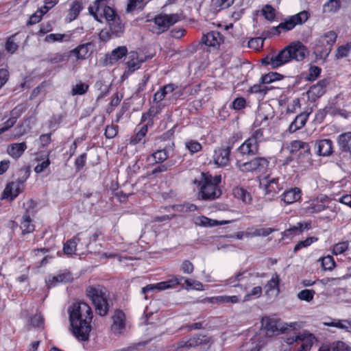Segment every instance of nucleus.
<instances>
[{
  "label": "nucleus",
  "mask_w": 351,
  "mask_h": 351,
  "mask_svg": "<svg viewBox=\"0 0 351 351\" xmlns=\"http://www.w3.org/2000/svg\"><path fill=\"white\" fill-rule=\"evenodd\" d=\"M322 69L317 66L311 65L308 69L306 80L308 81H315L320 75Z\"/></svg>",
  "instance_id": "obj_48"
},
{
  "label": "nucleus",
  "mask_w": 351,
  "mask_h": 351,
  "mask_svg": "<svg viewBox=\"0 0 351 351\" xmlns=\"http://www.w3.org/2000/svg\"><path fill=\"white\" fill-rule=\"evenodd\" d=\"M68 313L73 335L81 341L88 340L93 317L91 307L86 302H75L69 306Z\"/></svg>",
  "instance_id": "obj_1"
},
{
  "label": "nucleus",
  "mask_w": 351,
  "mask_h": 351,
  "mask_svg": "<svg viewBox=\"0 0 351 351\" xmlns=\"http://www.w3.org/2000/svg\"><path fill=\"white\" fill-rule=\"evenodd\" d=\"M143 62V60L139 59L138 54L137 52L131 51L129 53L128 56V60L126 62V65L128 68V71L125 73L128 75H130L136 70L138 69L141 66V63Z\"/></svg>",
  "instance_id": "obj_15"
},
{
  "label": "nucleus",
  "mask_w": 351,
  "mask_h": 351,
  "mask_svg": "<svg viewBox=\"0 0 351 351\" xmlns=\"http://www.w3.org/2000/svg\"><path fill=\"white\" fill-rule=\"evenodd\" d=\"M274 231V229L271 228H259L256 229L253 233L251 234L252 236H263V237H267L271 234Z\"/></svg>",
  "instance_id": "obj_63"
},
{
  "label": "nucleus",
  "mask_w": 351,
  "mask_h": 351,
  "mask_svg": "<svg viewBox=\"0 0 351 351\" xmlns=\"http://www.w3.org/2000/svg\"><path fill=\"white\" fill-rule=\"evenodd\" d=\"M168 158L167 155H147V160L149 164L162 163Z\"/></svg>",
  "instance_id": "obj_58"
},
{
  "label": "nucleus",
  "mask_w": 351,
  "mask_h": 351,
  "mask_svg": "<svg viewBox=\"0 0 351 351\" xmlns=\"http://www.w3.org/2000/svg\"><path fill=\"white\" fill-rule=\"evenodd\" d=\"M333 351H351V347L341 341H335V348Z\"/></svg>",
  "instance_id": "obj_64"
},
{
  "label": "nucleus",
  "mask_w": 351,
  "mask_h": 351,
  "mask_svg": "<svg viewBox=\"0 0 351 351\" xmlns=\"http://www.w3.org/2000/svg\"><path fill=\"white\" fill-rule=\"evenodd\" d=\"M28 324L31 325L34 328L43 329L45 326V320L43 315L40 313H38L29 317L28 320Z\"/></svg>",
  "instance_id": "obj_40"
},
{
  "label": "nucleus",
  "mask_w": 351,
  "mask_h": 351,
  "mask_svg": "<svg viewBox=\"0 0 351 351\" xmlns=\"http://www.w3.org/2000/svg\"><path fill=\"white\" fill-rule=\"evenodd\" d=\"M308 53V49L300 41H294L283 49L277 55L267 56L263 59L265 65L270 66L272 69H277L292 60L301 61Z\"/></svg>",
  "instance_id": "obj_2"
},
{
  "label": "nucleus",
  "mask_w": 351,
  "mask_h": 351,
  "mask_svg": "<svg viewBox=\"0 0 351 351\" xmlns=\"http://www.w3.org/2000/svg\"><path fill=\"white\" fill-rule=\"evenodd\" d=\"M70 35L66 34H50L45 38V41L48 43L55 42H62L63 40H69Z\"/></svg>",
  "instance_id": "obj_38"
},
{
  "label": "nucleus",
  "mask_w": 351,
  "mask_h": 351,
  "mask_svg": "<svg viewBox=\"0 0 351 351\" xmlns=\"http://www.w3.org/2000/svg\"><path fill=\"white\" fill-rule=\"evenodd\" d=\"M262 326L267 330V335H273L278 330L277 321L275 319L265 317L261 320Z\"/></svg>",
  "instance_id": "obj_30"
},
{
  "label": "nucleus",
  "mask_w": 351,
  "mask_h": 351,
  "mask_svg": "<svg viewBox=\"0 0 351 351\" xmlns=\"http://www.w3.org/2000/svg\"><path fill=\"white\" fill-rule=\"evenodd\" d=\"M23 191L22 186L16 182H11L8 183L3 193V198L9 199L10 201L15 199L20 193Z\"/></svg>",
  "instance_id": "obj_13"
},
{
  "label": "nucleus",
  "mask_w": 351,
  "mask_h": 351,
  "mask_svg": "<svg viewBox=\"0 0 351 351\" xmlns=\"http://www.w3.org/2000/svg\"><path fill=\"white\" fill-rule=\"evenodd\" d=\"M263 136L262 128L256 130L252 136L247 139L239 148V154H256L258 149V140Z\"/></svg>",
  "instance_id": "obj_10"
},
{
  "label": "nucleus",
  "mask_w": 351,
  "mask_h": 351,
  "mask_svg": "<svg viewBox=\"0 0 351 351\" xmlns=\"http://www.w3.org/2000/svg\"><path fill=\"white\" fill-rule=\"evenodd\" d=\"M171 287L169 282H160L156 284H150L142 288L141 293L145 295V299H147L146 293L155 290L162 291Z\"/></svg>",
  "instance_id": "obj_31"
},
{
  "label": "nucleus",
  "mask_w": 351,
  "mask_h": 351,
  "mask_svg": "<svg viewBox=\"0 0 351 351\" xmlns=\"http://www.w3.org/2000/svg\"><path fill=\"white\" fill-rule=\"evenodd\" d=\"M232 193L234 197L242 200L244 203H250L251 201L250 194L242 187L237 186L234 188Z\"/></svg>",
  "instance_id": "obj_35"
},
{
  "label": "nucleus",
  "mask_w": 351,
  "mask_h": 351,
  "mask_svg": "<svg viewBox=\"0 0 351 351\" xmlns=\"http://www.w3.org/2000/svg\"><path fill=\"white\" fill-rule=\"evenodd\" d=\"M186 147L189 149L191 153H196L201 150L202 145L197 141H190L186 143Z\"/></svg>",
  "instance_id": "obj_59"
},
{
  "label": "nucleus",
  "mask_w": 351,
  "mask_h": 351,
  "mask_svg": "<svg viewBox=\"0 0 351 351\" xmlns=\"http://www.w3.org/2000/svg\"><path fill=\"white\" fill-rule=\"evenodd\" d=\"M108 1V0H96L94 3V5L89 7V12L97 21H101V19L99 17V16L101 17L102 16V10L105 7H108L106 5Z\"/></svg>",
  "instance_id": "obj_23"
},
{
  "label": "nucleus",
  "mask_w": 351,
  "mask_h": 351,
  "mask_svg": "<svg viewBox=\"0 0 351 351\" xmlns=\"http://www.w3.org/2000/svg\"><path fill=\"white\" fill-rule=\"evenodd\" d=\"M348 242L343 241L335 244L332 249V253L335 255L341 254L348 249Z\"/></svg>",
  "instance_id": "obj_54"
},
{
  "label": "nucleus",
  "mask_w": 351,
  "mask_h": 351,
  "mask_svg": "<svg viewBox=\"0 0 351 351\" xmlns=\"http://www.w3.org/2000/svg\"><path fill=\"white\" fill-rule=\"evenodd\" d=\"M337 34L330 30L323 34L315 40V52L321 58H326L331 51L333 45L335 43Z\"/></svg>",
  "instance_id": "obj_7"
},
{
  "label": "nucleus",
  "mask_w": 351,
  "mask_h": 351,
  "mask_svg": "<svg viewBox=\"0 0 351 351\" xmlns=\"http://www.w3.org/2000/svg\"><path fill=\"white\" fill-rule=\"evenodd\" d=\"M176 86L173 84H169L164 86L154 94V101L155 102H160L162 101L165 96L169 93H173L176 90Z\"/></svg>",
  "instance_id": "obj_28"
},
{
  "label": "nucleus",
  "mask_w": 351,
  "mask_h": 351,
  "mask_svg": "<svg viewBox=\"0 0 351 351\" xmlns=\"http://www.w3.org/2000/svg\"><path fill=\"white\" fill-rule=\"evenodd\" d=\"M90 45V43L80 45L71 50L70 53L77 60H84L88 57Z\"/></svg>",
  "instance_id": "obj_29"
},
{
  "label": "nucleus",
  "mask_w": 351,
  "mask_h": 351,
  "mask_svg": "<svg viewBox=\"0 0 351 351\" xmlns=\"http://www.w3.org/2000/svg\"><path fill=\"white\" fill-rule=\"evenodd\" d=\"M27 149L25 142L12 143L8 147V154H21Z\"/></svg>",
  "instance_id": "obj_43"
},
{
  "label": "nucleus",
  "mask_w": 351,
  "mask_h": 351,
  "mask_svg": "<svg viewBox=\"0 0 351 351\" xmlns=\"http://www.w3.org/2000/svg\"><path fill=\"white\" fill-rule=\"evenodd\" d=\"M16 35L17 34H14L8 37L5 44V51L10 54H13L19 47L17 43L15 42Z\"/></svg>",
  "instance_id": "obj_41"
},
{
  "label": "nucleus",
  "mask_w": 351,
  "mask_h": 351,
  "mask_svg": "<svg viewBox=\"0 0 351 351\" xmlns=\"http://www.w3.org/2000/svg\"><path fill=\"white\" fill-rule=\"evenodd\" d=\"M269 88L265 84H254L250 88L249 91L252 93H261L265 95Z\"/></svg>",
  "instance_id": "obj_55"
},
{
  "label": "nucleus",
  "mask_w": 351,
  "mask_h": 351,
  "mask_svg": "<svg viewBox=\"0 0 351 351\" xmlns=\"http://www.w3.org/2000/svg\"><path fill=\"white\" fill-rule=\"evenodd\" d=\"M181 20L179 14H158L153 19L148 20L151 24L150 29L154 34H160L167 31L170 26Z\"/></svg>",
  "instance_id": "obj_6"
},
{
  "label": "nucleus",
  "mask_w": 351,
  "mask_h": 351,
  "mask_svg": "<svg viewBox=\"0 0 351 351\" xmlns=\"http://www.w3.org/2000/svg\"><path fill=\"white\" fill-rule=\"evenodd\" d=\"M252 276V274L249 273L247 271H242L238 272L234 276H232L227 280V283L228 285H232V287H239V285L234 284L235 282H239L242 280L243 278H250Z\"/></svg>",
  "instance_id": "obj_36"
},
{
  "label": "nucleus",
  "mask_w": 351,
  "mask_h": 351,
  "mask_svg": "<svg viewBox=\"0 0 351 351\" xmlns=\"http://www.w3.org/2000/svg\"><path fill=\"white\" fill-rule=\"evenodd\" d=\"M88 88V85L80 82L73 87L71 93L73 95H83L87 92Z\"/></svg>",
  "instance_id": "obj_53"
},
{
  "label": "nucleus",
  "mask_w": 351,
  "mask_h": 351,
  "mask_svg": "<svg viewBox=\"0 0 351 351\" xmlns=\"http://www.w3.org/2000/svg\"><path fill=\"white\" fill-rule=\"evenodd\" d=\"M87 297L92 301L95 311L100 316H105L109 311L108 291L102 285L88 286L86 290Z\"/></svg>",
  "instance_id": "obj_4"
},
{
  "label": "nucleus",
  "mask_w": 351,
  "mask_h": 351,
  "mask_svg": "<svg viewBox=\"0 0 351 351\" xmlns=\"http://www.w3.org/2000/svg\"><path fill=\"white\" fill-rule=\"evenodd\" d=\"M223 41L222 35L216 31H212L202 37V42L208 47L213 48L218 47Z\"/></svg>",
  "instance_id": "obj_12"
},
{
  "label": "nucleus",
  "mask_w": 351,
  "mask_h": 351,
  "mask_svg": "<svg viewBox=\"0 0 351 351\" xmlns=\"http://www.w3.org/2000/svg\"><path fill=\"white\" fill-rule=\"evenodd\" d=\"M322 265L324 270H332L335 267V262L332 256H327L321 259Z\"/></svg>",
  "instance_id": "obj_50"
},
{
  "label": "nucleus",
  "mask_w": 351,
  "mask_h": 351,
  "mask_svg": "<svg viewBox=\"0 0 351 351\" xmlns=\"http://www.w3.org/2000/svg\"><path fill=\"white\" fill-rule=\"evenodd\" d=\"M234 2V0H216L215 5L219 10L226 9L230 7Z\"/></svg>",
  "instance_id": "obj_62"
},
{
  "label": "nucleus",
  "mask_w": 351,
  "mask_h": 351,
  "mask_svg": "<svg viewBox=\"0 0 351 351\" xmlns=\"http://www.w3.org/2000/svg\"><path fill=\"white\" fill-rule=\"evenodd\" d=\"M231 223V221H218L210 219L205 216H199L194 219V223L196 226L202 227H213L216 226L225 225Z\"/></svg>",
  "instance_id": "obj_16"
},
{
  "label": "nucleus",
  "mask_w": 351,
  "mask_h": 351,
  "mask_svg": "<svg viewBox=\"0 0 351 351\" xmlns=\"http://www.w3.org/2000/svg\"><path fill=\"white\" fill-rule=\"evenodd\" d=\"M112 325L111 330L113 332H120L125 328V316L124 313L120 310H116L112 316Z\"/></svg>",
  "instance_id": "obj_17"
},
{
  "label": "nucleus",
  "mask_w": 351,
  "mask_h": 351,
  "mask_svg": "<svg viewBox=\"0 0 351 351\" xmlns=\"http://www.w3.org/2000/svg\"><path fill=\"white\" fill-rule=\"evenodd\" d=\"M147 130V125H143L140 130L136 132L135 135L131 138L130 143L136 145L144 141Z\"/></svg>",
  "instance_id": "obj_39"
},
{
  "label": "nucleus",
  "mask_w": 351,
  "mask_h": 351,
  "mask_svg": "<svg viewBox=\"0 0 351 351\" xmlns=\"http://www.w3.org/2000/svg\"><path fill=\"white\" fill-rule=\"evenodd\" d=\"M127 53V47L125 46H120L113 49L110 54H108L106 60L108 64H113L125 56Z\"/></svg>",
  "instance_id": "obj_18"
},
{
  "label": "nucleus",
  "mask_w": 351,
  "mask_h": 351,
  "mask_svg": "<svg viewBox=\"0 0 351 351\" xmlns=\"http://www.w3.org/2000/svg\"><path fill=\"white\" fill-rule=\"evenodd\" d=\"M143 1V0H129L126 9L127 12H131L137 8L142 9L143 7L141 5Z\"/></svg>",
  "instance_id": "obj_60"
},
{
  "label": "nucleus",
  "mask_w": 351,
  "mask_h": 351,
  "mask_svg": "<svg viewBox=\"0 0 351 351\" xmlns=\"http://www.w3.org/2000/svg\"><path fill=\"white\" fill-rule=\"evenodd\" d=\"M9 78V72L7 66L0 68V88L3 86Z\"/></svg>",
  "instance_id": "obj_61"
},
{
  "label": "nucleus",
  "mask_w": 351,
  "mask_h": 351,
  "mask_svg": "<svg viewBox=\"0 0 351 351\" xmlns=\"http://www.w3.org/2000/svg\"><path fill=\"white\" fill-rule=\"evenodd\" d=\"M326 86V82L325 80H321L316 84L313 85L308 91V97L315 99L319 97L325 93V87Z\"/></svg>",
  "instance_id": "obj_25"
},
{
  "label": "nucleus",
  "mask_w": 351,
  "mask_h": 351,
  "mask_svg": "<svg viewBox=\"0 0 351 351\" xmlns=\"http://www.w3.org/2000/svg\"><path fill=\"white\" fill-rule=\"evenodd\" d=\"M103 16L108 23L112 35L114 37H121L125 27L115 11L110 7H105L102 10V16H99L101 19Z\"/></svg>",
  "instance_id": "obj_8"
},
{
  "label": "nucleus",
  "mask_w": 351,
  "mask_h": 351,
  "mask_svg": "<svg viewBox=\"0 0 351 351\" xmlns=\"http://www.w3.org/2000/svg\"><path fill=\"white\" fill-rule=\"evenodd\" d=\"M309 16L308 12L304 10L296 14L289 16L278 26L271 27L270 33L274 35H279L282 32L290 31L296 25H302L307 21Z\"/></svg>",
  "instance_id": "obj_5"
},
{
  "label": "nucleus",
  "mask_w": 351,
  "mask_h": 351,
  "mask_svg": "<svg viewBox=\"0 0 351 351\" xmlns=\"http://www.w3.org/2000/svg\"><path fill=\"white\" fill-rule=\"evenodd\" d=\"M288 149L291 153L300 152V154L309 153L311 147L307 143L295 140L289 143Z\"/></svg>",
  "instance_id": "obj_21"
},
{
  "label": "nucleus",
  "mask_w": 351,
  "mask_h": 351,
  "mask_svg": "<svg viewBox=\"0 0 351 351\" xmlns=\"http://www.w3.org/2000/svg\"><path fill=\"white\" fill-rule=\"evenodd\" d=\"M262 14L268 21H273L276 17V10L269 5H266L262 9Z\"/></svg>",
  "instance_id": "obj_51"
},
{
  "label": "nucleus",
  "mask_w": 351,
  "mask_h": 351,
  "mask_svg": "<svg viewBox=\"0 0 351 351\" xmlns=\"http://www.w3.org/2000/svg\"><path fill=\"white\" fill-rule=\"evenodd\" d=\"M268 165V162L265 158H255L253 160L239 165L243 171H262Z\"/></svg>",
  "instance_id": "obj_11"
},
{
  "label": "nucleus",
  "mask_w": 351,
  "mask_h": 351,
  "mask_svg": "<svg viewBox=\"0 0 351 351\" xmlns=\"http://www.w3.org/2000/svg\"><path fill=\"white\" fill-rule=\"evenodd\" d=\"M43 8H40L34 14H33L29 19L28 24L33 25V24H36V23H38V22H40L43 16L47 13V12H43Z\"/></svg>",
  "instance_id": "obj_57"
},
{
  "label": "nucleus",
  "mask_w": 351,
  "mask_h": 351,
  "mask_svg": "<svg viewBox=\"0 0 351 351\" xmlns=\"http://www.w3.org/2000/svg\"><path fill=\"white\" fill-rule=\"evenodd\" d=\"M326 208V207L322 204L313 202L305 208V212L306 214L317 213L323 211Z\"/></svg>",
  "instance_id": "obj_44"
},
{
  "label": "nucleus",
  "mask_w": 351,
  "mask_h": 351,
  "mask_svg": "<svg viewBox=\"0 0 351 351\" xmlns=\"http://www.w3.org/2000/svg\"><path fill=\"white\" fill-rule=\"evenodd\" d=\"M21 228L23 230V234H28L34 230V225L32 223L30 215L27 210L22 217Z\"/></svg>",
  "instance_id": "obj_33"
},
{
  "label": "nucleus",
  "mask_w": 351,
  "mask_h": 351,
  "mask_svg": "<svg viewBox=\"0 0 351 351\" xmlns=\"http://www.w3.org/2000/svg\"><path fill=\"white\" fill-rule=\"evenodd\" d=\"M278 181V178H272L269 180V176H266L262 180V181H261L260 184L265 185L266 194H269L271 193H276L280 190L277 184Z\"/></svg>",
  "instance_id": "obj_26"
},
{
  "label": "nucleus",
  "mask_w": 351,
  "mask_h": 351,
  "mask_svg": "<svg viewBox=\"0 0 351 351\" xmlns=\"http://www.w3.org/2000/svg\"><path fill=\"white\" fill-rule=\"evenodd\" d=\"M230 155H214V162L218 167H225L230 162Z\"/></svg>",
  "instance_id": "obj_52"
},
{
  "label": "nucleus",
  "mask_w": 351,
  "mask_h": 351,
  "mask_svg": "<svg viewBox=\"0 0 351 351\" xmlns=\"http://www.w3.org/2000/svg\"><path fill=\"white\" fill-rule=\"evenodd\" d=\"M315 294V291L313 289H304L300 291L297 296L299 300L309 302L313 300Z\"/></svg>",
  "instance_id": "obj_46"
},
{
  "label": "nucleus",
  "mask_w": 351,
  "mask_h": 351,
  "mask_svg": "<svg viewBox=\"0 0 351 351\" xmlns=\"http://www.w3.org/2000/svg\"><path fill=\"white\" fill-rule=\"evenodd\" d=\"M267 109H270V106H266L265 107H261L259 110H258V112L256 114V120L254 121V125L256 127L257 126H260L261 124H264V125H267L268 124V120L269 119L271 118L272 117V115L270 116L269 114L265 115L263 110H267Z\"/></svg>",
  "instance_id": "obj_34"
},
{
  "label": "nucleus",
  "mask_w": 351,
  "mask_h": 351,
  "mask_svg": "<svg viewBox=\"0 0 351 351\" xmlns=\"http://www.w3.org/2000/svg\"><path fill=\"white\" fill-rule=\"evenodd\" d=\"M341 7V2L339 0H329L325 3L323 6V12L324 13H334L336 12Z\"/></svg>",
  "instance_id": "obj_37"
},
{
  "label": "nucleus",
  "mask_w": 351,
  "mask_h": 351,
  "mask_svg": "<svg viewBox=\"0 0 351 351\" xmlns=\"http://www.w3.org/2000/svg\"><path fill=\"white\" fill-rule=\"evenodd\" d=\"M83 9L82 3L80 0H75L70 5L65 20L68 23H71L76 19Z\"/></svg>",
  "instance_id": "obj_19"
},
{
  "label": "nucleus",
  "mask_w": 351,
  "mask_h": 351,
  "mask_svg": "<svg viewBox=\"0 0 351 351\" xmlns=\"http://www.w3.org/2000/svg\"><path fill=\"white\" fill-rule=\"evenodd\" d=\"M351 52V43L339 46L336 52V57L338 59L347 57Z\"/></svg>",
  "instance_id": "obj_45"
},
{
  "label": "nucleus",
  "mask_w": 351,
  "mask_h": 351,
  "mask_svg": "<svg viewBox=\"0 0 351 351\" xmlns=\"http://www.w3.org/2000/svg\"><path fill=\"white\" fill-rule=\"evenodd\" d=\"M264 40L261 37L254 38L249 40L248 47L254 50H258L262 48Z\"/></svg>",
  "instance_id": "obj_56"
},
{
  "label": "nucleus",
  "mask_w": 351,
  "mask_h": 351,
  "mask_svg": "<svg viewBox=\"0 0 351 351\" xmlns=\"http://www.w3.org/2000/svg\"><path fill=\"white\" fill-rule=\"evenodd\" d=\"M82 233H79L77 236L73 237L72 239L68 240L64 244L63 247V251L65 254L72 255L74 254L76 251V246L77 242H80L81 239L80 238V235H82Z\"/></svg>",
  "instance_id": "obj_27"
},
{
  "label": "nucleus",
  "mask_w": 351,
  "mask_h": 351,
  "mask_svg": "<svg viewBox=\"0 0 351 351\" xmlns=\"http://www.w3.org/2000/svg\"><path fill=\"white\" fill-rule=\"evenodd\" d=\"M318 240V239L315 237H310L306 238L304 241H299L295 246L293 248V252L296 253L298 252L300 249L303 247H307L311 244H312L313 242H315Z\"/></svg>",
  "instance_id": "obj_47"
},
{
  "label": "nucleus",
  "mask_w": 351,
  "mask_h": 351,
  "mask_svg": "<svg viewBox=\"0 0 351 351\" xmlns=\"http://www.w3.org/2000/svg\"><path fill=\"white\" fill-rule=\"evenodd\" d=\"M300 189L295 187L285 191L282 194V200L287 204H292L300 199Z\"/></svg>",
  "instance_id": "obj_24"
},
{
  "label": "nucleus",
  "mask_w": 351,
  "mask_h": 351,
  "mask_svg": "<svg viewBox=\"0 0 351 351\" xmlns=\"http://www.w3.org/2000/svg\"><path fill=\"white\" fill-rule=\"evenodd\" d=\"M351 104V99L348 94H339L335 98L334 103L330 104L326 106L324 110L326 114L331 115L339 114L344 116L345 112L341 109L348 106Z\"/></svg>",
  "instance_id": "obj_9"
},
{
  "label": "nucleus",
  "mask_w": 351,
  "mask_h": 351,
  "mask_svg": "<svg viewBox=\"0 0 351 351\" xmlns=\"http://www.w3.org/2000/svg\"><path fill=\"white\" fill-rule=\"evenodd\" d=\"M25 110V107L23 104L18 105L11 111L10 117L4 123V125L0 128V133L8 130L16 123L17 119Z\"/></svg>",
  "instance_id": "obj_14"
},
{
  "label": "nucleus",
  "mask_w": 351,
  "mask_h": 351,
  "mask_svg": "<svg viewBox=\"0 0 351 351\" xmlns=\"http://www.w3.org/2000/svg\"><path fill=\"white\" fill-rule=\"evenodd\" d=\"M31 173V167L30 166H25L19 171L18 173V178L16 182L20 184L21 186L25 182L27 179L29 177Z\"/></svg>",
  "instance_id": "obj_42"
},
{
  "label": "nucleus",
  "mask_w": 351,
  "mask_h": 351,
  "mask_svg": "<svg viewBox=\"0 0 351 351\" xmlns=\"http://www.w3.org/2000/svg\"><path fill=\"white\" fill-rule=\"evenodd\" d=\"M221 176H212L208 173H202L201 180H195L199 189V197L204 200H213L221 195V191L219 186L221 182Z\"/></svg>",
  "instance_id": "obj_3"
},
{
  "label": "nucleus",
  "mask_w": 351,
  "mask_h": 351,
  "mask_svg": "<svg viewBox=\"0 0 351 351\" xmlns=\"http://www.w3.org/2000/svg\"><path fill=\"white\" fill-rule=\"evenodd\" d=\"M309 114L310 112H306L298 114L290 124L289 128V132H295L303 128L308 119Z\"/></svg>",
  "instance_id": "obj_20"
},
{
  "label": "nucleus",
  "mask_w": 351,
  "mask_h": 351,
  "mask_svg": "<svg viewBox=\"0 0 351 351\" xmlns=\"http://www.w3.org/2000/svg\"><path fill=\"white\" fill-rule=\"evenodd\" d=\"M338 143L342 152L351 153V132L340 135Z\"/></svg>",
  "instance_id": "obj_32"
},
{
  "label": "nucleus",
  "mask_w": 351,
  "mask_h": 351,
  "mask_svg": "<svg viewBox=\"0 0 351 351\" xmlns=\"http://www.w3.org/2000/svg\"><path fill=\"white\" fill-rule=\"evenodd\" d=\"M315 149L317 154H332V142L329 139H322L315 142Z\"/></svg>",
  "instance_id": "obj_22"
},
{
  "label": "nucleus",
  "mask_w": 351,
  "mask_h": 351,
  "mask_svg": "<svg viewBox=\"0 0 351 351\" xmlns=\"http://www.w3.org/2000/svg\"><path fill=\"white\" fill-rule=\"evenodd\" d=\"M208 342L206 335H196L188 341L189 346H195L200 344H206Z\"/></svg>",
  "instance_id": "obj_49"
}]
</instances>
